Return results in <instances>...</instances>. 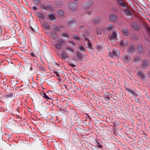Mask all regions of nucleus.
I'll use <instances>...</instances> for the list:
<instances>
[{
  "instance_id": "nucleus-23",
  "label": "nucleus",
  "mask_w": 150,
  "mask_h": 150,
  "mask_svg": "<svg viewBox=\"0 0 150 150\" xmlns=\"http://www.w3.org/2000/svg\"><path fill=\"white\" fill-rule=\"evenodd\" d=\"M41 96L45 99H46L48 100L52 99V98H50L48 96H47L46 94L45 93H42Z\"/></svg>"
},
{
  "instance_id": "nucleus-8",
  "label": "nucleus",
  "mask_w": 150,
  "mask_h": 150,
  "mask_svg": "<svg viewBox=\"0 0 150 150\" xmlns=\"http://www.w3.org/2000/svg\"><path fill=\"white\" fill-rule=\"evenodd\" d=\"M109 19L112 22H115L116 21L117 17L113 13L110 14L109 16Z\"/></svg>"
},
{
  "instance_id": "nucleus-27",
  "label": "nucleus",
  "mask_w": 150,
  "mask_h": 150,
  "mask_svg": "<svg viewBox=\"0 0 150 150\" xmlns=\"http://www.w3.org/2000/svg\"><path fill=\"white\" fill-rule=\"evenodd\" d=\"M137 49L139 53H141L143 51V49L141 45H138L137 47Z\"/></svg>"
},
{
  "instance_id": "nucleus-50",
  "label": "nucleus",
  "mask_w": 150,
  "mask_h": 150,
  "mask_svg": "<svg viewBox=\"0 0 150 150\" xmlns=\"http://www.w3.org/2000/svg\"><path fill=\"white\" fill-rule=\"evenodd\" d=\"M69 65L72 67H76L75 65L71 63L69 64Z\"/></svg>"
},
{
  "instance_id": "nucleus-55",
  "label": "nucleus",
  "mask_w": 150,
  "mask_h": 150,
  "mask_svg": "<svg viewBox=\"0 0 150 150\" xmlns=\"http://www.w3.org/2000/svg\"><path fill=\"white\" fill-rule=\"evenodd\" d=\"M54 33H54L53 32H51V34L52 35H54Z\"/></svg>"
},
{
  "instance_id": "nucleus-52",
  "label": "nucleus",
  "mask_w": 150,
  "mask_h": 150,
  "mask_svg": "<svg viewBox=\"0 0 150 150\" xmlns=\"http://www.w3.org/2000/svg\"><path fill=\"white\" fill-rule=\"evenodd\" d=\"M147 74L149 76V77L150 78V71L148 72Z\"/></svg>"
},
{
  "instance_id": "nucleus-21",
  "label": "nucleus",
  "mask_w": 150,
  "mask_h": 150,
  "mask_svg": "<svg viewBox=\"0 0 150 150\" xmlns=\"http://www.w3.org/2000/svg\"><path fill=\"white\" fill-rule=\"evenodd\" d=\"M77 55L78 57V59H83V57L82 54L79 51L77 52Z\"/></svg>"
},
{
  "instance_id": "nucleus-60",
  "label": "nucleus",
  "mask_w": 150,
  "mask_h": 150,
  "mask_svg": "<svg viewBox=\"0 0 150 150\" xmlns=\"http://www.w3.org/2000/svg\"><path fill=\"white\" fill-rule=\"evenodd\" d=\"M46 33H47V32H46Z\"/></svg>"
},
{
  "instance_id": "nucleus-19",
  "label": "nucleus",
  "mask_w": 150,
  "mask_h": 150,
  "mask_svg": "<svg viewBox=\"0 0 150 150\" xmlns=\"http://www.w3.org/2000/svg\"><path fill=\"white\" fill-rule=\"evenodd\" d=\"M76 23V21L74 19H71L68 21V24L70 26L72 24Z\"/></svg>"
},
{
  "instance_id": "nucleus-38",
  "label": "nucleus",
  "mask_w": 150,
  "mask_h": 150,
  "mask_svg": "<svg viewBox=\"0 0 150 150\" xmlns=\"http://www.w3.org/2000/svg\"><path fill=\"white\" fill-rule=\"evenodd\" d=\"M58 13L60 15H62L64 14V12L62 11L59 10L58 11Z\"/></svg>"
},
{
  "instance_id": "nucleus-13",
  "label": "nucleus",
  "mask_w": 150,
  "mask_h": 150,
  "mask_svg": "<svg viewBox=\"0 0 150 150\" xmlns=\"http://www.w3.org/2000/svg\"><path fill=\"white\" fill-rule=\"evenodd\" d=\"M48 16L49 20L51 21H55L56 20V18L54 15L52 13H50L48 14Z\"/></svg>"
},
{
  "instance_id": "nucleus-34",
  "label": "nucleus",
  "mask_w": 150,
  "mask_h": 150,
  "mask_svg": "<svg viewBox=\"0 0 150 150\" xmlns=\"http://www.w3.org/2000/svg\"><path fill=\"white\" fill-rule=\"evenodd\" d=\"M61 36L62 37H65L67 38L68 39L69 38V36L66 33H62L61 34Z\"/></svg>"
},
{
  "instance_id": "nucleus-1",
  "label": "nucleus",
  "mask_w": 150,
  "mask_h": 150,
  "mask_svg": "<svg viewBox=\"0 0 150 150\" xmlns=\"http://www.w3.org/2000/svg\"><path fill=\"white\" fill-rule=\"evenodd\" d=\"M108 54L111 58L119 57L120 56V52L118 50L113 49L112 52H110Z\"/></svg>"
},
{
  "instance_id": "nucleus-40",
  "label": "nucleus",
  "mask_w": 150,
  "mask_h": 150,
  "mask_svg": "<svg viewBox=\"0 0 150 150\" xmlns=\"http://www.w3.org/2000/svg\"><path fill=\"white\" fill-rule=\"evenodd\" d=\"M54 74H56V76L58 77V79H60V80H61V79H60V76L59 75V73L56 71H54Z\"/></svg>"
},
{
  "instance_id": "nucleus-36",
  "label": "nucleus",
  "mask_w": 150,
  "mask_h": 150,
  "mask_svg": "<svg viewBox=\"0 0 150 150\" xmlns=\"http://www.w3.org/2000/svg\"><path fill=\"white\" fill-rule=\"evenodd\" d=\"M54 29L56 31H60V29L57 26H53Z\"/></svg>"
},
{
  "instance_id": "nucleus-3",
  "label": "nucleus",
  "mask_w": 150,
  "mask_h": 150,
  "mask_svg": "<svg viewBox=\"0 0 150 150\" xmlns=\"http://www.w3.org/2000/svg\"><path fill=\"white\" fill-rule=\"evenodd\" d=\"M117 38V34L116 31L114 30L112 31L110 35L109 40L111 42H113Z\"/></svg>"
},
{
  "instance_id": "nucleus-28",
  "label": "nucleus",
  "mask_w": 150,
  "mask_h": 150,
  "mask_svg": "<svg viewBox=\"0 0 150 150\" xmlns=\"http://www.w3.org/2000/svg\"><path fill=\"white\" fill-rule=\"evenodd\" d=\"M65 49L66 51H69L70 52H71L72 53H74V50L70 47H65Z\"/></svg>"
},
{
  "instance_id": "nucleus-46",
  "label": "nucleus",
  "mask_w": 150,
  "mask_h": 150,
  "mask_svg": "<svg viewBox=\"0 0 150 150\" xmlns=\"http://www.w3.org/2000/svg\"><path fill=\"white\" fill-rule=\"evenodd\" d=\"M33 1L37 4H39L40 2V0H33Z\"/></svg>"
},
{
  "instance_id": "nucleus-54",
  "label": "nucleus",
  "mask_w": 150,
  "mask_h": 150,
  "mask_svg": "<svg viewBox=\"0 0 150 150\" xmlns=\"http://www.w3.org/2000/svg\"><path fill=\"white\" fill-rule=\"evenodd\" d=\"M2 32V29H1V28H0V35L1 34Z\"/></svg>"
},
{
  "instance_id": "nucleus-16",
  "label": "nucleus",
  "mask_w": 150,
  "mask_h": 150,
  "mask_svg": "<svg viewBox=\"0 0 150 150\" xmlns=\"http://www.w3.org/2000/svg\"><path fill=\"white\" fill-rule=\"evenodd\" d=\"M129 52L131 53H134L135 51V48L134 46L131 45L128 49Z\"/></svg>"
},
{
  "instance_id": "nucleus-43",
  "label": "nucleus",
  "mask_w": 150,
  "mask_h": 150,
  "mask_svg": "<svg viewBox=\"0 0 150 150\" xmlns=\"http://www.w3.org/2000/svg\"><path fill=\"white\" fill-rule=\"evenodd\" d=\"M31 7L32 9L34 11H36L39 9V8L36 6H32Z\"/></svg>"
},
{
  "instance_id": "nucleus-18",
  "label": "nucleus",
  "mask_w": 150,
  "mask_h": 150,
  "mask_svg": "<svg viewBox=\"0 0 150 150\" xmlns=\"http://www.w3.org/2000/svg\"><path fill=\"white\" fill-rule=\"evenodd\" d=\"M132 25L134 29L137 31L139 30V28L137 25V24L135 22L132 23Z\"/></svg>"
},
{
  "instance_id": "nucleus-45",
  "label": "nucleus",
  "mask_w": 150,
  "mask_h": 150,
  "mask_svg": "<svg viewBox=\"0 0 150 150\" xmlns=\"http://www.w3.org/2000/svg\"><path fill=\"white\" fill-rule=\"evenodd\" d=\"M146 30L148 34H150V28H146Z\"/></svg>"
},
{
  "instance_id": "nucleus-4",
  "label": "nucleus",
  "mask_w": 150,
  "mask_h": 150,
  "mask_svg": "<svg viewBox=\"0 0 150 150\" xmlns=\"http://www.w3.org/2000/svg\"><path fill=\"white\" fill-rule=\"evenodd\" d=\"M93 4V2L91 1H88L85 2L83 4V7L85 9H88Z\"/></svg>"
},
{
  "instance_id": "nucleus-32",
  "label": "nucleus",
  "mask_w": 150,
  "mask_h": 150,
  "mask_svg": "<svg viewBox=\"0 0 150 150\" xmlns=\"http://www.w3.org/2000/svg\"><path fill=\"white\" fill-rule=\"evenodd\" d=\"M96 144L99 148H101L103 147V145H101L100 142H96Z\"/></svg>"
},
{
  "instance_id": "nucleus-33",
  "label": "nucleus",
  "mask_w": 150,
  "mask_h": 150,
  "mask_svg": "<svg viewBox=\"0 0 150 150\" xmlns=\"http://www.w3.org/2000/svg\"><path fill=\"white\" fill-rule=\"evenodd\" d=\"M100 21V18L98 17H96L93 19V21L94 23H96Z\"/></svg>"
},
{
  "instance_id": "nucleus-57",
  "label": "nucleus",
  "mask_w": 150,
  "mask_h": 150,
  "mask_svg": "<svg viewBox=\"0 0 150 150\" xmlns=\"http://www.w3.org/2000/svg\"><path fill=\"white\" fill-rule=\"evenodd\" d=\"M55 37L56 38H57V35H55Z\"/></svg>"
},
{
  "instance_id": "nucleus-14",
  "label": "nucleus",
  "mask_w": 150,
  "mask_h": 150,
  "mask_svg": "<svg viewBox=\"0 0 150 150\" xmlns=\"http://www.w3.org/2000/svg\"><path fill=\"white\" fill-rule=\"evenodd\" d=\"M114 28V26L111 24H109L107 25L106 30L108 31H111Z\"/></svg>"
},
{
  "instance_id": "nucleus-25",
  "label": "nucleus",
  "mask_w": 150,
  "mask_h": 150,
  "mask_svg": "<svg viewBox=\"0 0 150 150\" xmlns=\"http://www.w3.org/2000/svg\"><path fill=\"white\" fill-rule=\"evenodd\" d=\"M79 48L80 51L83 52H85V48L82 45L80 44L79 45Z\"/></svg>"
},
{
  "instance_id": "nucleus-10",
  "label": "nucleus",
  "mask_w": 150,
  "mask_h": 150,
  "mask_svg": "<svg viewBox=\"0 0 150 150\" xmlns=\"http://www.w3.org/2000/svg\"><path fill=\"white\" fill-rule=\"evenodd\" d=\"M30 28L32 30L36 33H38V32L39 28L36 24L31 26H30Z\"/></svg>"
},
{
  "instance_id": "nucleus-39",
  "label": "nucleus",
  "mask_w": 150,
  "mask_h": 150,
  "mask_svg": "<svg viewBox=\"0 0 150 150\" xmlns=\"http://www.w3.org/2000/svg\"><path fill=\"white\" fill-rule=\"evenodd\" d=\"M131 93L135 97L137 96H138L137 94L134 92L133 90L131 91Z\"/></svg>"
},
{
  "instance_id": "nucleus-47",
  "label": "nucleus",
  "mask_w": 150,
  "mask_h": 150,
  "mask_svg": "<svg viewBox=\"0 0 150 150\" xmlns=\"http://www.w3.org/2000/svg\"><path fill=\"white\" fill-rule=\"evenodd\" d=\"M41 8L42 9H44V10H46V7L44 5H41Z\"/></svg>"
},
{
  "instance_id": "nucleus-37",
  "label": "nucleus",
  "mask_w": 150,
  "mask_h": 150,
  "mask_svg": "<svg viewBox=\"0 0 150 150\" xmlns=\"http://www.w3.org/2000/svg\"><path fill=\"white\" fill-rule=\"evenodd\" d=\"M47 8L49 9L50 11H52L53 10L52 6L50 4H48L47 6Z\"/></svg>"
},
{
  "instance_id": "nucleus-9",
  "label": "nucleus",
  "mask_w": 150,
  "mask_h": 150,
  "mask_svg": "<svg viewBox=\"0 0 150 150\" xmlns=\"http://www.w3.org/2000/svg\"><path fill=\"white\" fill-rule=\"evenodd\" d=\"M61 57L63 60H65L69 58V56L68 55L64 52L62 51L61 52Z\"/></svg>"
},
{
  "instance_id": "nucleus-11",
  "label": "nucleus",
  "mask_w": 150,
  "mask_h": 150,
  "mask_svg": "<svg viewBox=\"0 0 150 150\" xmlns=\"http://www.w3.org/2000/svg\"><path fill=\"white\" fill-rule=\"evenodd\" d=\"M149 64L146 60H144L142 64V67L145 69H146L149 66Z\"/></svg>"
},
{
  "instance_id": "nucleus-44",
  "label": "nucleus",
  "mask_w": 150,
  "mask_h": 150,
  "mask_svg": "<svg viewBox=\"0 0 150 150\" xmlns=\"http://www.w3.org/2000/svg\"><path fill=\"white\" fill-rule=\"evenodd\" d=\"M126 90L127 92L131 93V91L132 90V89H130L129 88H126Z\"/></svg>"
},
{
  "instance_id": "nucleus-42",
  "label": "nucleus",
  "mask_w": 150,
  "mask_h": 150,
  "mask_svg": "<svg viewBox=\"0 0 150 150\" xmlns=\"http://www.w3.org/2000/svg\"><path fill=\"white\" fill-rule=\"evenodd\" d=\"M40 70L43 71H45V69L44 67L42 66H40L39 67Z\"/></svg>"
},
{
  "instance_id": "nucleus-24",
  "label": "nucleus",
  "mask_w": 150,
  "mask_h": 150,
  "mask_svg": "<svg viewBox=\"0 0 150 150\" xmlns=\"http://www.w3.org/2000/svg\"><path fill=\"white\" fill-rule=\"evenodd\" d=\"M55 47L58 50H60L62 49V46L58 43H56Z\"/></svg>"
},
{
  "instance_id": "nucleus-20",
  "label": "nucleus",
  "mask_w": 150,
  "mask_h": 150,
  "mask_svg": "<svg viewBox=\"0 0 150 150\" xmlns=\"http://www.w3.org/2000/svg\"><path fill=\"white\" fill-rule=\"evenodd\" d=\"M72 38H73L77 40H80V38L79 36L76 34H73L72 35Z\"/></svg>"
},
{
  "instance_id": "nucleus-31",
  "label": "nucleus",
  "mask_w": 150,
  "mask_h": 150,
  "mask_svg": "<svg viewBox=\"0 0 150 150\" xmlns=\"http://www.w3.org/2000/svg\"><path fill=\"white\" fill-rule=\"evenodd\" d=\"M118 3L119 5L121 6L124 7L125 6V3L122 0H120L119 1Z\"/></svg>"
},
{
  "instance_id": "nucleus-49",
  "label": "nucleus",
  "mask_w": 150,
  "mask_h": 150,
  "mask_svg": "<svg viewBox=\"0 0 150 150\" xmlns=\"http://www.w3.org/2000/svg\"><path fill=\"white\" fill-rule=\"evenodd\" d=\"M54 65H56L58 66L59 67H61V65L58 64L57 63H54L53 64Z\"/></svg>"
},
{
  "instance_id": "nucleus-35",
  "label": "nucleus",
  "mask_w": 150,
  "mask_h": 150,
  "mask_svg": "<svg viewBox=\"0 0 150 150\" xmlns=\"http://www.w3.org/2000/svg\"><path fill=\"white\" fill-rule=\"evenodd\" d=\"M38 16L39 18H45L44 15L41 13H38Z\"/></svg>"
},
{
  "instance_id": "nucleus-6",
  "label": "nucleus",
  "mask_w": 150,
  "mask_h": 150,
  "mask_svg": "<svg viewBox=\"0 0 150 150\" xmlns=\"http://www.w3.org/2000/svg\"><path fill=\"white\" fill-rule=\"evenodd\" d=\"M84 39L86 41L85 43L87 44V47L89 48V52H91V49L92 47V45L90 43L89 40L87 37H85Z\"/></svg>"
},
{
  "instance_id": "nucleus-15",
  "label": "nucleus",
  "mask_w": 150,
  "mask_h": 150,
  "mask_svg": "<svg viewBox=\"0 0 150 150\" xmlns=\"http://www.w3.org/2000/svg\"><path fill=\"white\" fill-rule=\"evenodd\" d=\"M57 41L58 43H59L62 46L65 45H66V43L65 41L62 38H59L58 39Z\"/></svg>"
},
{
  "instance_id": "nucleus-58",
  "label": "nucleus",
  "mask_w": 150,
  "mask_h": 150,
  "mask_svg": "<svg viewBox=\"0 0 150 150\" xmlns=\"http://www.w3.org/2000/svg\"><path fill=\"white\" fill-rule=\"evenodd\" d=\"M74 0L75 1H78L79 0Z\"/></svg>"
},
{
  "instance_id": "nucleus-22",
  "label": "nucleus",
  "mask_w": 150,
  "mask_h": 150,
  "mask_svg": "<svg viewBox=\"0 0 150 150\" xmlns=\"http://www.w3.org/2000/svg\"><path fill=\"white\" fill-rule=\"evenodd\" d=\"M123 33H124L125 35L127 36L128 35V30L126 28H124L122 30Z\"/></svg>"
},
{
  "instance_id": "nucleus-29",
  "label": "nucleus",
  "mask_w": 150,
  "mask_h": 150,
  "mask_svg": "<svg viewBox=\"0 0 150 150\" xmlns=\"http://www.w3.org/2000/svg\"><path fill=\"white\" fill-rule=\"evenodd\" d=\"M15 24H14V26L15 28H16L19 30L20 29V24L18 22H16L15 23Z\"/></svg>"
},
{
  "instance_id": "nucleus-41",
  "label": "nucleus",
  "mask_w": 150,
  "mask_h": 150,
  "mask_svg": "<svg viewBox=\"0 0 150 150\" xmlns=\"http://www.w3.org/2000/svg\"><path fill=\"white\" fill-rule=\"evenodd\" d=\"M27 89L26 88H23L21 89L20 91H23L24 93H26L27 91Z\"/></svg>"
},
{
  "instance_id": "nucleus-12",
  "label": "nucleus",
  "mask_w": 150,
  "mask_h": 150,
  "mask_svg": "<svg viewBox=\"0 0 150 150\" xmlns=\"http://www.w3.org/2000/svg\"><path fill=\"white\" fill-rule=\"evenodd\" d=\"M123 12L127 16H129V18L132 17V13L130 10L127 9L124 10Z\"/></svg>"
},
{
  "instance_id": "nucleus-2",
  "label": "nucleus",
  "mask_w": 150,
  "mask_h": 150,
  "mask_svg": "<svg viewBox=\"0 0 150 150\" xmlns=\"http://www.w3.org/2000/svg\"><path fill=\"white\" fill-rule=\"evenodd\" d=\"M137 75L142 81L144 80V79L146 77V74L144 71H142L140 70L138 71Z\"/></svg>"
},
{
  "instance_id": "nucleus-7",
  "label": "nucleus",
  "mask_w": 150,
  "mask_h": 150,
  "mask_svg": "<svg viewBox=\"0 0 150 150\" xmlns=\"http://www.w3.org/2000/svg\"><path fill=\"white\" fill-rule=\"evenodd\" d=\"M122 60L125 62L127 63L129 62L131 59L130 57L128 55H125L122 57Z\"/></svg>"
},
{
  "instance_id": "nucleus-59",
  "label": "nucleus",
  "mask_w": 150,
  "mask_h": 150,
  "mask_svg": "<svg viewBox=\"0 0 150 150\" xmlns=\"http://www.w3.org/2000/svg\"><path fill=\"white\" fill-rule=\"evenodd\" d=\"M72 44L73 45V44H74V42H72Z\"/></svg>"
},
{
  "instance_id": "nucleus-17",
  "label": "nucleus",
  "mask_w": 150,
  "mask_h": 150,
  "mask_svg": "<svg viewBox=\"0 0 150 150\" xmlns=\"http://www.w3.org/2000/svg\"><path fill=\"white\" fill-rule=\"evenodd\" d=\"M128 42L127 41H122L119 43V45L120 46L126 47L127 46Z\"/></svg>"
},
{
  "instance_id": "nucleus-48",
  "label": "nucleus",
  "mask_w": 150,
  "mask_h": 150,
  "mask_svg": "<svg viewBox=\"0 0 150 150\" xmlns=\"http://www.w3.org/2000/svg\"><path fill=\"white\" fill-rule=\"evenodd\" d=\"M135 100L136 102H138L139 103H141L140 101V100L137 98H136L134 99Z\"/></svg>"
},
{
  "instance_id": "nucleus-30",
  "label": "nucleus",
  "mask_w": 150,
  "mask_h": 150,
  "mask_svg": "<svg viewBox=\"0 0 150 150\" xmlns=\"http://www.w3.org/2000/svg\"><path fill=\"white\" fill-rule=\"evenodd\" d=\"M102 47H103L101 45H96V48L98 51H100V50Z\"/></svg>"
},
{
  "instance_id": "nucleus-5",
  "label": "nucleus",
  "mask_w": 150,
  "mask_h": 150,
  "mask_svg": "<svg viewBox=\"0 0 150 150\" xmlns=\"http://www.w3.org/2000/svg\"><path fill=\"white\" fill-rule=\"evenodd\" d=\"M77 8V5L76 3L72 2L69 4V8L72 11H75Z\"/></svg>"
},
{
  "instance_id": "nucleus-51",
  "label": "nucleus",
  "mask_w": 150,
  "mask_h": 150,
  "mask_svg": "<svg viewBox=\"0 0 150 150\" xmlns=\"http://www.w3.org/2000/svg\"><path fill=\"white\" fill-rule=\"evenodd\" d=\"M31 56H32L33 57H35V54H34V53L33 52H31Z\"/></svg>"
},
{
  "instance_id": "nucleus-56",
  "label": "nucleus",
  "mask_w": 150,
  "mask_h": 150,
  "mask_svg": "<svg viewBox=\"0 0 150 150\" xmlns=\"http://www.w3.org/2000/svg\"><path fill=\"white\" fill-rule=\"evenodd\" d=\"M30 71H32L33 70V68L32 67H30Z\"/></svg>"
},
{
  "instance_id": "nucleus-26",
  "label": "nucleus",
  "mask_w": 150,
  "mask_h": 150,
  "mask_svg": "<svg viewBox=\"0 0 150 150\" xmlns=\"http://www.w3.org/2000/svg\"><path fill=\"white\" fill-rule=\"evenodd\" d=\"M43 25L44 27L47 29H49L50 28V26L48 24L45 22H43Z\"/></svg>"
},
{
  "instance_id": "nucleus-61",
  "label": "nucleus",
  "mask_w": 150,
  "mask_h": 150,
  "mask_svg": "<svg viewBox=\"0 0 150 150\" xmlns=\"http://www.w3.org/2000/svg\"><path fill=\"white\" fill-rule=\"evenodd\" d=\"M22 86H21V87Z\"/></svg>"
},
{
  "instance_id": "nucleus-53",
  "label": "nucleus",
  "mask_w": 150,
  "mask_h": 150,
  "mask_svg": "<svg viewBox=\"0 0 150 150\" xmlns=\"http://www.w3.org/2000/svg\"><path fill=\"white\" fill-rule=\"evenodd\" d=\"M87 13L89 15H90L92 14V12H88Z\"/></svg>"
},
{
  "instance_id": "nucleus-62",
  "label": "nucleus",
  "mask_w": 150,
  "mask_h": 150,
  "mask_svg": "<svg viewBox=\"0 0 150 150\" xmlns=\"http://www.w3.org/2000/svg\"><path fill=\"white\" fill-rule=\"evenodd\" d=\"M89 122H90V120H89Z\"/></svg>"
}]
</instances>
